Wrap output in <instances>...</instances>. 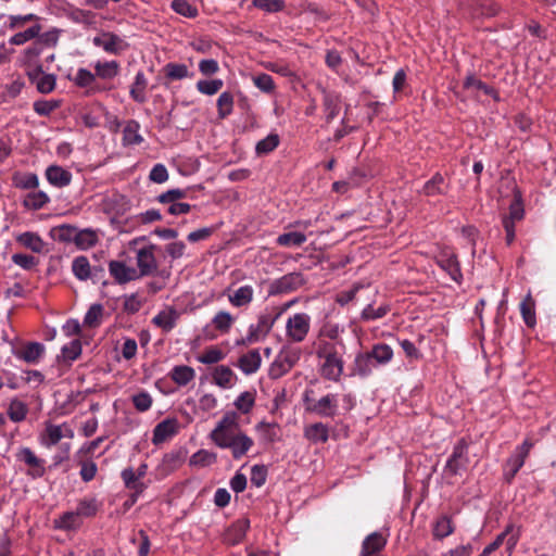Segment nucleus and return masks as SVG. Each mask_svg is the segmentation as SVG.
Wrapping results in <instances>:
<instances>
[{"label":"nucleus","instance_id":"nucleus-1","mask_svg":"<svg viewBox=\"0 0 556 556\" xmlns=\"http://www.w3.org/2000/svg\"><path fill=\"white\" fill-rule=\"evenodd\" d=\"M239 421V413L230 410L224 414L210 434L216 446L231 452H248L253 446V440L241 430Z\"/></svg>","mask_w":556,"mask_h":556},{"label":"nucleus","instance_id":"nucleus-2","mask_svg":"<svg viewBox=\"0 0 556 556\" xmlns=\"http://www.w3.org/2000/svg\"><path fill=\"white\" fill-rule=\"evenodd\" d=\"M315 355L318 359V372L325 380L339 382L344 372L345 344L340 341H328L323 338L314 344Z\"/></svg>","mask_w":556,"mask_h":556},{"label":"nucleus","instance_id":"nucleus-3","mask_svg":"<svg viewBox=\"0 0 556 556\" xmlns=\"http://www.w3.org/2000/svg\"><path fill=\"white\" fill-rule=\"evenodd\" d=\"M93 68L94 73H91L89 70L80 67L72 79L77 87L85 89L84 93L86 97H92L112 90L111 85L101 83L98 78L102 80L115 78L119 73V63L115 60L104 62L97 61Z\"/></svg>","mask_w":556,"mask_h":556},{"label":"nucleus","instance_id":"nucleus-4","mask_svg":"<svg viewBox=\"0 0 556 556\" xmlns=\"http://www.w3.org/2000/svg\"><path fill=\"white\" fill-rule=\"evenodd\" d=\"M313 391H306L304 394L305 410L325 418H333L338 413V394L328 393L320 399H314L309 395Z\"/></svg>","mask_w":556,"mask_h":556},{"label":"nucleus","instance_id":"nucleus-5","mask_svg":"<svg viewBox=\"0 0 556 556\" xmlns=\"http://www.w3.org/2000/svg\"><path fill=\"white\" fill-rule=\"evenodd\" d=\"M435 264L444 270L457 285L463 282V273L458 256L454 249L442 247L434 256Z\"/></svg>","mask_w":556,"mask_h":556},{"label":"nucleus","instance_id":"nucleus-6","mask_svg":"<svg viewBox=\"0 0 556 556\" xmlns=\"http://www.w3.org/2000/svg\"><path fill=\"white\" fill-rule=\"evenodd\" d=\"M301 352L299 349H283L276 356L269 367L268 375L271 379H278L289 372L299 362Z\"/></svg>","mask_w":556,"mask_h":556},{"label":"nucleus","instance_id":"nucleus-7","mask_svg":"<svg viewBox=\"0 0 556 556\" xmlns=\"http://www.w3.org/2000/svg\"><path fill=\"white\" fill-rule=\"evenodd\" d=\"M311 328V317L306 313L290 316L286 324V337L289 341L301 343L305 340Z\"/></svg>","mask_w":556,"mask_h":556},{"label":"nucleus","instance_id":"nucleus-8","mask_svg":"<svg viewBox=\"0 0 556 556\" xmlns=\"http://www.w3.org/2000/svg\"><path fill=\"white\" fill-rule=\"evenodd\" d=\"M282 309H278L273 313H264L258 316L257 323L250 325L248 329V334L245 337V342H258L264 339L271 328L274 327L276 320L281 316Z\"/></svg>","mask_w":556,"mask_h":556},{"label":"nucleus","instance_id":"nucleus-9","mask_svg":"<svg viewBox=\"0 0 556 556\" xmlns=\"http://www.w3.org/2000/svg\"><path fill=\"white\" fill-rule=\"evenodd\" d=\"M304 283L305 280L301 273H290L275 280L270 285L269 294L290 293L301 288Z\"/></svg>","mask_w":556,"mask_h":556},{"label":"nucleus","instance_id":"nucleus-10","mask_svg":"<svg viewBox=\"0 0 556 556\" xmlns=\"http://www.w3.org/2000/svg\"><path fill=\"white\" fill-rule=\"evenodd\" d=\"M379 368L367 353V351H361L355 355V358L350 367V376L359 377L366 379L370 377L375 369Z\"/></svg>","mask_w":556,"mask_h":556},{"label":"nucleus","instance_id":"nucleus-11","mask_svg":"<svg viewBox=\"0 0 556 556\" xmlns=\"http://www.w3.org/2000/svg\"><path fill=\"white\" fill-rule=\"evenodd\" d=\"M155 244H149L137 252V265L140 276H149L157 269V262L154 256Z\"/></svg>","mask_w":556,"mask_h":556},{"label":"nucleus","instance_id":"nucleus-12","mask_svg":"<svg viewBox=\"0 0 556 556\" xmlns=\"http://www.w3.org/2000/svg\"><path fill=\"white\" fill-rule=\"evenodd\" d=\"M179 317L180 313L174 306H166L152 318V324L168 333L177 326Z\"/></svg>","mask_w":556,"mask_h":556},{"label":"nucleus","instance_id":"nucleus-13","mask_svg":"<svg viewBox=\"0 0 556 556\" xmlns=\"http://www.w3.org/2000/svg\"><path fill=\"white\" fill-rule=\"evenodd\" d=\"M45 345L39 342H27L14 351V355L27 364H37L45 354Z\"/></svg>","mask_w":556,"mask_h":556},{"label":"nucleus","instance_id":"nucleus-14","mask_svg":"<svg viewBox=\"0 0 556 556\" xmlns=\"http://www.w3.org/2000/svg\"><path fill=\"white\" fill-rule=\"evenodd\" d=\"M110 275L119 285L127 283L131 280L139 278L138 271L134 267H128L124 262L111 261L109 263Z\"/></svg>","mask_w":556,"mask_h":556},{"label":"nucleus","instance_id":"nucleus-15","mask_svg":"<svg viewBox=\"0 0 556 556\" xmlns=\"http://www.w3.org/2000/svg\"><path fill=\"white\" fill-rule=\"evenodd\" d=\"M179 429V424L175 418H167L157 424L153 430V443L155 445L172 439Z\"/></svg>","mask_w":556,"mask_h":556},{"label":"nucleus","instance_id":"nucleus-16","mask_svg":"<svg viewBox=\"0 0 556 556\" xmlns=\"http://www.w3.org/2000/svg\"><path fill=\"white\" fill-rule=\"evenodd\" d=\"M229 303L233 307H248L254 299V289L250 285L241 286L237 290H226Z\"/></svg>","mask_w":556,"mask_h":556},{"label":"nucleus","instance_id":"nucleus-17","mask_svg":"<svg viewBox=\"0 0 556 556\" xmlns=\"http://www.w3.org/2000/svg\"><path fill=\"white\" fill-rule=\"evenodd\" d=\"M92 42L96 47H100L111 54H118L124 48L123 39L113 33H103L100 36H96Z\"/></svg>","mask_w":556,"mask_h":556},{"label":"nucleus","instance_id":"nucleus-18","mask_svg":"<svg viewBox=\"0 0 556 556\" xmlns=\"http://www.w3.org/2000/svg\"><path fill=\"white\" fill-rule=\"evenodd\" d=\"M262 364V357L257 349L250 350L245 354H242L236 366L244 374V375H253L255 374Z\"/></svg>","mask_w":556,"mask_h":556},{"label":"nucleus","instance_id":"nucleus-19","mask_svg":"<svg viewBox=\"0 0 556 556\" xmlns=\"http://www.w3.org/2000/svg\"><path fill=\"white\" fill-rule=\"evenodd\" d=\"M250 528L249 519H239L235 521L224 533L223 540L226 544L236 545L240 543Z\"/></svg>","mask_w":556,"mask_h":556},{"label":"nucleus","instance_id":"nucleus-20","mask_svg":"<svg viewBox=\"0 0 556 556\" xmlns=\"http://www.w3.org/2000/svg\"><path fill=\"white\" fill-rule=\"evenodd\" d=\"M46 178L52 186L63 188L71 184L72 173L59 165H50L46 169Z\"/></svg>","mask_w":556,"mask_h":556},{"label":"nucleus","instance_id":"nucleus-21","mask_svg":"<svg viewBox=\"0 0 556 556\" xmlns=\"http://www.w3.org/2000/svg\"><path fill=\"white\" fill-rule=\"evenodd\" d=\"M18 460L27 466L26 473L33 479L40 478L46 472L45 460L36 454H17Z\"/></svg>","mask_w":556,"mask_h":556},{"label":"nucleus","instance_id":"nucleus-22","mask_svg":"<svg viewBox=\"0 0 556 556\" xmlns=\"http://www.w3.org/2000/svg\"><path fill=\"white\" fill-rule=\"evenodd\" d=\"M518 535H519V530H517L515 532V527L513 523H510L505 528V530L502 533H500L495 538V540L492 543L486 545L485 548L488 549V552H490L492 554L504 543L506 536H508L506 544H507L508 549H513L517 544Z\"/></svg>","mask_w":556,"mask_h":556},{"label":"nucleus","instance_id":"nucleus-23","mask_svg":"<svg viewBox=\"0 0 556 556\" xmlns=\"http://www.w3.org/2000/svg\"><path fill=\"white\" fill-rule=\"evenodd\" d=\"M366 351L378 367L387 366L393 358V350L387 343H376Z\"/></svg>","mask_w":556,"mask_h":556},{"label":"nucleus","instance_id":"nucleus-24","mask_svg":"<svg viewBox=\"0 0 556 556\" xmlns=\"http://www.w3.org/2000/svg\"><path fill=\"white\" fill-rule=\"evenodd\" d=\"M341 97L339 93L324 91L323 108L326 113V122L331 123L340 112Z\"/></svg>","mask_w":556,"mask_h":556},{"label":"nucleus","instance_id":"nucleus-25","mask_svg":"<svg viewBox=\"0 0 556 556\" xmlns=\"http://www.w3.org/2000/svg\"><path fill=\"white\" fill-rule=\"evenodd\" d=\"M386 544L387 539L380 532H374L364 540L361 556H375Z\"/></svg>","mask_w":556,"mask_h":556},{"label":"nucleus","instance_id":"nucleus-26","mask_svg":"<svg viewBox=\"0 0 556 556\" xmlns=\"http://www.w3.org/2000/svg\"><path fill=\"white\" fill-rule=\"evenodd\" d=\"M212 376L214 383L223 389L231 388L237 380L236 374L226 365L216 366Z\"/></svg>","mask_w":556,"mask_h":556},{"label":"nucleus","instance_id":"nucleus-27","mask_svg":"<svg viewBox=\"0 0 556 556\" xmlns=\"http://www.w3.org/2000/svg\"><path fill=\"white\" fill-rule=\"evenodd\" d=\"M148 87V79L142 71H139L136 76L135 80L130 86L129 89V96L130 98L137 102V103H144L147 101V90Z\"/></svg>","mask_w":556,"mask_h":556},{"label":"nucleus","instance_id":"nucleus-28","mask_svg":"<svg viewBox=\"0 0 556 556\" xmlns=\"http://www.w3.org/2000/svg\"><path fill=\"white\" fill-rule=\"evenodd\" d=\"M447 184L440 173H435L429 180H427L421 189V193L426 197H434L445 194Z\"/></svg>","mask_w":556,"mask_h":556},{"label":"nucleus","instance_id":"nucleus-29","mask_svg":"<svg viewBox=\"0 0 556 556\" xmlns=\"http://www.w3.org/2000/svg\"><path fill=\"white\" fill-rule=\"evenodd\" d=\"M140 124L135 119L125 123L123 129V144L135 146L143 142V137L139 134Z\"/></svg>","mask_w":556,"mask_h":556},{"label":"nucleus","instance_id":"nucleus-30","mask_svg":"<svg viewBox=\"0 0 556 556\" xmlns=\"http://www.w3.org/2000/svg\"><path fill=\"white\" fill-rule=\"evenodd\" d=\"M16 241L31 252L41 253L45 248V242L41 237L31 231H26L16 237Z\"/></svg>","mask_w":556,"mask_h":556},{"label":"nucleus","instance_id":"nucleus-31","mask_svg":"<svg viewBox=\"0 0 556 556\" xmlns=\"http://www.w3.org/2000/svg\"><path fill=\"white\" fill-rule=\"evenodd\" d=\"M80 354L81 342L79 339H74L62 348L61 355L58 356V362L71 365L72 362L76 361L80 356Z\"/></svg>","mask_w":556,"mask_h":556},{"label":"nucleus","instance_id":"nucleus-32","mask_svg":"<svg viewBox=\"0 0 556 556\" xmlns=\"http://www.w3.org/2000/svg\"><path fill=\"white\" fill-rule=\"evenodd\" d=\"M165 77L170 80H181L184 78L193 77V73H190L186 64L169 62L163 67Z\"/></svg>","mask_w":556,"mask_h":556},{"label":"nucleus","instance_id":"nucleus-33","mask_svg":"<svg viewBox=\"0 0 556 556\" xmlns=\"http://www.w3.org/2000/svg\"><path fill=\"white\" fill-rule=\"evenodd\" d=\"M170 379L178 386H187L195 377V371L187 365L175 366L168 374Z\"/></svg>","mask_w":556,"mask_h":556},{"label":"nucleus","instance_id":"nucleus-34","mask_svg":"<svg viewBox=\"0 0 556 556\" xmlns=\"http://www.w3.org/2000/svg\"><path fill=\"white\" fill-rule=\"evenodd\" d=\"M122 479L125 486L132 492L142 493L147 488L142 482V478L138 476L132 467H127L122 471Z\"/></svg>","mask_w":556,"mask_h":556},{"label":"nucleus","instance_id":"nucleus-35","mask_svg":"<svg viewBox=\"0 0 556 556\" xmlns=\"http://www.w3.org/2000/svg\"><path fill=\"white\" fill-rule=\"evenodd\" d=\"M520 314L525 324L529 328H534L536 325L535 317V302L531 295L526 296L520 303Z\"/></svg>","mask_w":556,"mask_h":556},{"label":"nucleus","instance_id":"nucleus-36","mask_svg":"<svg viewBox=\"0 0 556 556\" xmlns=\"http://www.w3.org/2000/svg\"><path fill=\"white\" fill-rule=\"evenodd\" d=\"M528 454H514L511 455L504 467V479L510 483L518 470L523 466L525 458Z\"/></svg>","mask_w":556,"mask_h":556},{"label":"nucleus","instance_id":"nucleus-37","mask_svg":"<svg viewBox=\"0 0 556 556\" xmlns=\"http://www.w3.org/2000/svg\"><path fill=\"white\" fill-rule=\"evenodd\" d=\"M72 271L74 276L81 281L92 278L91 266L86 256H77L73 260Z\"/></svg>","mask_w":556,"mask_h":556},{"label":"nucleus","instance_id":"nucleus-38","mask_svg":"<svg viewBox=\"0 0 556 556\" xmlns=\"http://www.w3.org/2000/svg\"><path fill=\"white\" fill-rule=\"evenodd\" d=\"M50 202L48 194L41 190L29 192L24 199V206L28 210H40Z\"/></svg>","mask_w":556,"mask_h":556},{"label":"nucleus","instance_id":"nucleus-39","mask_svg":"<svg viewBox=\"0 0 556 556\" xmlns=\"http://www.w3.org/2000/svg\"><path fill=\"white\" fill-rule=\"evenodd\" d=\"M454 531V523L452 518L447 515L439 517L433 526V536L438 540H442Z\"/></svg>","mask_w":556,"mask_h":556},{"label":"nucleus","instance_id":"nucleus-40","mask_svg":"<svg viewBox=\"0 0 556 556\" xmlns=\"http://www.w3.org/2000/svg\"><path fill=\"white\" fill-rule=\"evenodd\" d=\"M305 437L313 442H326L329 437V429L323 422H315L305 428Z\"/></svg>","mask_w":556,"mask_h":556},{"label":"nucleus","instance_id":"nucleus-41","mask_svg":"<svg viewBox=\"0 0 556 556\" xmlns=\"http://www.w3.org/2000/svg\"><path fill=\"white\" fill-rule=\"evenodd\" d=\"M233 103L235 101L231 92L225 91L220 93L216 102L218 117L222 119L228 117L232 113Z\"/></svg>","mask_w":556,"mask_h":556},{"label":"nucleus","instance_id":"nucleus-42","mask_svg":"<svg viewBox=\"0 0 556 556\" xmlns=\"http://www.w3.org/2000/svg\"><path fill=\"white\" fill-rule=\"evenodd\" d=\"M306 241V236L302 232L290 231L277 237V244L280 247H301Z\"/></svg>","mask_w":556,"mask_h":556},{"label":"nucleus","instance_id":"nucleus-43","mask_svg":"<svg viewBox=\"0 0 556 556\" xmlns=\"http://www.w3.org/2000/svg\"><path fill=\"white\" fill-rule=\"evenodd\" d=\"M235 323L232 315L226 311H219L212 319L214 328L222 333H228Z\"/></svg>","mask_w":556,"mask_h":556},{"label":"nucleus","instance_id":"nucleus-44","mask_svg":"<svg viewBox=\"0 0 556 556\" xmlns=\"http://www.w3.org/2000/svg\"><path fill=\"white\" fill-rule=\"evenodd\" d=\"M98 242V235L92 229H83L78 230L76 233L75 244L81 249L86 250L92 248Z\"/></svg>","mask_w":556,"mask_h":556},{"label":"nucleus","instance_id":"nucleus-45","mask_svg":"<svg viewBox=\"0 0 556 556\" xmlns=\"http://www.w3.org/2000/svg\"><path fill=\"white\" fill-rule=\"evenodd\" d=\"M185 458L182 454H164L159 469L163 475H168L182 465Z\"/></svg>","mask_w":556,"mask_h":556},{"label":"nucleus","instance_id":"nucleus-46","mask_svg":"<svg viewBox=\"0 0 556 556\" xmlns=\"http://www.w3.org/2000/svg\"><path fill=\"white\" fill-rule=\"evenodd\" d=\"M280 143V138L277 134H269L264 139L256 143L255 152L257 155H265L273 152Z\"/></svg>","mask_w":556,"mask_h":556},{"label":"nucleus","instance_id":"nucleus-47","mask_svg":"<svg viewBox=\"0 0 556 556\" xmlns=\"http://www.w3.org/2000/svg\"><path fill=\"white\" fill-rule=\"evenodd\" d=\"M40 30L41 26L39 24L34 25L24 31H20L13 35L9 42L14 46H22L25 42L35 39L40 34Z\"/></svg>","mask_w":556,"mask_h":556},{"label":"nucleus","instance_id":"nucleus-48","mask_svg":"<svg viewBox=\"0 0 556 556\" xmlns=\"http://www.w3.org/2000/svg\"><path fill=\"white\" fill-rule=\"evenodd\" d=\"M468 465L467 454H452L445 464V469L451 475H457Z\"/></svg>","mask_w":556,"mask_h":556},{"label":"nucleus","instance_id":"nucleus-49","mask_svg":"<svg viewBox=\"0 0 556 556\" xmlns=\"http://www.w3.org/2000/svg\"><path fill=\"white\" fill-rule=\"evenodd\" d=\"M77 228L71 225H62L52 229V237L61 242H74Z\"/></svg>","mask_w":556,"mask_h":556},{"label":"nucleus","instance_id":"nucleus-50","mask_svg":"<svg viewBox=\"0 0 556 556\" xmlns=\"http://www.w3.org/2000/svg\"><path fill=\"white\" fill-rule=\"evenodd\" d=\"M255 404V393L251 391L242 392L235 401L233 405L242 414H249Z\"/></svg>","mask_w":556,"mask_h":556},{"label":"nucleus","instance_id":"nucleus-51","mask_svg":"<svg viewBox=\"0 0 556 556\" xmlns=\"http://www.w3.org/2000/svg\"><path fill=\"white\" fill-rule=\"evenodd\" d=\"M224 86V81L219 78L211 80H199L195 85L197 90L205 96L216 94Z\"/></svg>","mask_w":556,"mask_h":556},{"label":"nucleus","instance_id":"nucleus-52","mask_svg":"<svg viewBox=\"0 0 556 556\" xmlns=\"http://www.w3.org/2000/svg\"><path fill=\"white\" fill-rule=\"evenodd\" d=\"M525 216V207L521 199V194L519 191H516L514 194V200L509 205V213L504 217L510 218V220L519 222Z\"/></svg>","mask_w":556,"mask_h":556},{"label":"nucleus","instance_id":"nucleus-53","mask_svg":"<svg viewBox=\"0 0 556 556\" xmlns=\"http://www.w3.org/2000/svg\"><path fill=\"white\" fill-rule=\"evenodd\" d=\"M252 81L256 88L265 93H273L276 89V84L273 77L265 73L254 75L252 77Z\"/></svg>","mask_w":556,"mask_h":556},{"label":"nucleus","instance_id":"nucleus-54","mask_svg":"<svg viewBox=\"0 0 556 556\" xmlns=\"http://www.w3.org/2000/svg\"><path fill=\"white\" fill-rule=\"evenodd\" d=\"M103 315V306L101 304H92L84 317V324L90 328L98 327L101 324Z\"/></svg>","mask_w":556,"mask_h":556},{"label":"nucleus","instance_id":"nucleus-55","mask_svg":"<svg viewBox=\"0 0 556 556\" xmlns=\"http://www.w3.org/2000/svg\"><path fill=\"white\" fill-rule=\"evenodd\" d=\"M67 431V429L65 428ZM64 437V429L61 426L50 425L47 427L42 441L47 447L56 444Z\"/></svg>","mask_w":556,"mask_h":556},{"label":"nucleus","instance_id":"nucleus-56","mask_svg":"<svg viewBox=\"0 0 556 556\" xmlns=\"http://www.w3.org/2000/svg\"><path fill=\"white\" fill-rule=\"evenodd\" d=\"M224 358L225 353L217 346H211L206 349L201 355L198 356V361L206 365L217 364Z\"/></svg>","mask_w":556,"mask_h":556},{"label":"nucleus","instance_id":"nucleus-57","mask_svg":"<svg viewBox=\"0 0 556 556\" xmlns=\"http://www.w3.org/2000/svg\"><path fill=\"white\" fill-rule=\"evenodd\" d=\"M260 437L267 442H273L279 432L277 424L262 421L256 426Z\"/></svg>","mask_w":556,"mask_h":556},{"label":"nucleus","instance_id":"nucleus-58","mask_svg":"<svg viewBox=\"0 0 556 556\" xmlns=\"http://www.w3.org/2000/svg\"><path fill=\"white\" fill-rule=\"evenodd\" d=\"M252 4L253 7L268 13L280 12L285 9L283 0H253Z\"/></svg>","mask_w":556,"mask_h":556},{"label":"nucleus","instance_id":"nucleus-59","mask_svg":"<svg viewBox=\"0 0 556 556\" xmlns=\"http://www.w3.org/2000/svg\"><path fill=\"white\" fill-rule=\"evenodd\" d=\"M56 523L60 529L72 530L78 528L81 523V520L76 511H67L60 517Z\"/></svg>","mask_w":556,"mask_h":556},{"label":"nucleus","instance_id":"nucleus-60","mask_svg":"<svg viewBox=\"0 0 556 556\" xmlns=\"http://www.w3.org/2000/svg\"><path fill=\"white\" fill-rule=\"evenodd\" d=\"M170 7L176 13L186 17L192 18L198 15V10L186 0H173Z\"/></svg>","mask_w":556,"mask_h":556},{"label":"nucleus","instance_id":"nucleus-61","mask_svg":"<svg viewBox=\"0 0 556 556\" xmlns=\"http://www.w3.org/2000/svg\"><path fill=\"white\" fill-rule=\"evenodd\" d=\"M76 514L81 517H92L98 511V504L96 500L80 501L76 507Z\"/></svg>","mask_w":556,"mask_h":556},{"label":"nucleus","instance_id":"nucleus-62","mask_svg":"<svg viewBox=\"0 0 556 556\" xmlns=\"http://www.w3.org/2000/svg\"><path fill=\"white\" fill-rule=\"evenodd\" d=\"M152 403L153 400L151 395L146 391H141L132 396V404L138 412L143 413L149 410L152 406Z\"/></svg>","mask_w":556,"mask_h":556},{"label":"nucleus","instance_id":"nucleus-63","mask_svg":"<svg viewBox=\"0 0 556 556\" xmlns=\"http://www.w3.org/2000/svg\"><path fill=\"white\" fill-rule=\"evenodd\" d=\"M42 50L41 43L35 40L34 43L24 51V64L28 67L37 64V58L41 54Z\"/></svg>","mask_w":556,"mask_h":556},{"label":"nucleus","instance_id":"nucleus-64","mask_svg":"<svg viewBox=\"0 0 556 556\" xmlns=\"http://www.w3.org/2000/svg\"><path fill=\"white\" fill-rule=\"evenodd\" d=\"M55 83H56V79L53 74H45L43 73V75L41 77H39V80L35 85H36L37 90L40 93L46 94V93H50L54 90Z\"/></svg>","mask_w":556,"mask_h":556}]
</instances>
